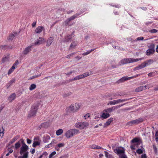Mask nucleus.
Segmentation results:
<instances>
[{
    "instance_id": "9b49d317",
    "label": "nucleus",
    "mask_w": 158,
    "mask_h": 158,
    "mask_svg": "<svg viewBox=\"0 0 158 158\" xmlns=\"http://www.w3.org/2000/svg\"><path fill=\"white\" fill-rule=\"evenodd\" d=\"M44 40V39L43 38L39 37L35 41V45H39L43 43Z\"/></svg>"
},
{
    "instance_id": "dca6fc26",
    "label": "nucleus",
    "mask_w": 158,
    "mask_h": 158,
    "mask_svg": "<svg viewBox=\"0 0 158 158\" xmlns=\"http://www.w3.org/2000/svg\"><path fill=\"white\" fill-rule=\"evenodd\" d=\"M16 95L15 93L12 94L8 97V100L9 102H12L16 98Z\"/></svg>"
},
{
    "instance_id": "f03ea898",
    "label": "nucleus",
    "mask_w": 158,
    "mask_h": 158,
    "mask_svg": "<svg viewBox=\"0 0 158 158\" xmlns=\"http://www.w3.org/2000/svg\"><path fill=\"white\" fill-rule=\"evenodd\" d=\"M79 133V131L78 130L75 129H71L66 132L65 134V135L66 138H69Z\"/></svg>"
},
{
    "instance_id": "f8f14e48",
    "label": "nucleus",
    "mask_w": 158,
    "mask_h": 158,
    "mask_svg": "<svg viewBox=\"0 0 158 158\" xmlns=\"http://www.w3.org/2000/svg\"><path fill=\"white\" fill-rule=\"evenodd\" d=\"M110 116V114L109 113L107 112H106L104 111L103 110V112L102 113V115L101 116V117L103 119H106Z\"/></svg>"
},
{
    "instance_id": "c9c22d12",
    "label": "nucleus",
    "mask_w": 158,
    "mask_h": 158,
    "mask_svg": "<svg viewBox=\"0 0 158 158\" xmlns=\"http://www.w3.org/2000/svg\"><path fill=\"white\" fill-rule=\"evenodd\" d=\"M15 68V67H14V66H12L9 70L8 73V75H9L10 74H11L14 71Z\"/></svg>"
},
{
    "instance_id": "6e6d98bb",
    "label": "nucleus",
    "mask_w": 158,
    "mask_h": 158,
    "mask_svg": "<svg viewBox=\"0 0 158 158\" xmlns=\"http://www.w3.org/2000/svg\"><path fill=\"white\" fill-rule=\"evenodd\" d=\"M90 116V114L89 113L87 114L84 116V118L85 119H86V118L89 117Z\"/></svg>"
},
{
    "instance_id": "052dcab7",
    "label": "nucleus",
    "mask_w": 158,
    "mask_h": 158,
    "mask_svg": "<svg viewBox=\"0 0 158 158\" xmlns=\"http://www.w3.org/2000/svg\"><path fill=\"white\" fill-rule=\"evenodd\" d=\"M154 74V73L153 72L150 73L148 74V76L149 77H153L154 76L153 75Z\"/></svg>"
},
{
    "instance_id": "0eeeda50",
    "label": "nucleus",
    "mask_w": 158,
    "mask_h": 158,
    "mask_svg": "<svg viewBox=\"0 0 158 158\" xmlns=\"http://www.w3.org/2000/svg\"><path fill=\"white\" fill-rule=\"evenodd\" d=\"M124 104H123L121 105H118L116 106H112L110 108H108L104 110V111L105 112H106L111 113L113 111V110H114L115 109L120 108Z\"/></svg>"
},
{
    "instance_id": "58836bf2",
    "label": "nucleus",
    "mask_w": 158,
    "mask_h": 158,
    "mask_svg": "<svg viewBox=\"0 0 158 158\" xmlns=\"http://www.w3.org/2000/svg\"><path fill=\"white\" fill-rule=\"evenodd\" d=\"M55 141L56 140H52L50 143L48 144V145H47V147L49 148L51 147L52 144H54L55 143Z\"/></svg>"
},
{
    "instance_id": "39448f33",
    "label": "nucleus",
    "mask_w": 158,
    "mask_h": 158,
    "mask_svg": "<svg viewBox=\"0 0 158 158\" xmlns=\"http://www.w3.org/2000/svg\"><path fill=\"white\" fill-rule=\"evenodd\" d=\"M29 149L28 146L27 145L25 142L23 143V145H22L20 148V151L19 152L20 153L21 155L25 154L27 152H28V155L29 152L27 151Z\"/></svg>"
},
{
    "instance_id": "4d7b16f0",
    "label": "nucleus",
    "mask_w": 158,
    "mask_h": 158,
    "mask_svg": "<svg viewBox=\"0 0 158 158\" xmlns=\"http://www.w3.org/2000/svg\"><path fill=\"white\" fill-rule=\"evenodd\" d=\"M140 65L142 69L143 68H144L146 66L145 62L142 63Z\"/></svg>"
},
{
    "instance_id": "6ab92c4d",
    "label": "nucleus",
    "mask_w": 158,
    "mask_h": 158,
    "mask_svg": "<svg viewBox=\"0 0 158 158\" xmlns=\"http://www.w3.org/2000/svg\"><path fill=\"white\" fill-rule=\"evenodd\" d=\"M131 79V77H128L127 76L123 77L121 78L119 80V81L120 82H123L125 81Z\"/></svg>"
},
{
    "instance_id": "2f4dec72",
    "label": "nucleus",
    "mask_w": 158,
    "mask_h": 158,
    "mask_svg": "<svg viewBox=\"0 0 158 158\" xmlns=\"http://www.w3.org/2000/svg\"><path fill=\"white\" fill-rule=\"evenodd\" d=\"M83 78L81 74L75 77L74 78L72 79V81H76Z\"/></svg>"
},
{
    "instance_id": "69168bd1",
    "label": "nucleus",
    "mask_w": 158,
    "mask_h": 158,
    "mask_svg": "<svg viewBox=\"0 0 158 158\" xmlns=\"http://www.w3.org/2000/svg\"><path fill=\"white\" fill-rule=\"evenodd\" d=\"M27 142L28 144H30L31 143V139H27Z\"/></svg>"
},
{
    "instance_id": "864d4df0",
    "label": "nucleus",
    "mask_w": 158,
    "mask_h": 158,
    "mask_svg": "<svg viewBox=\"0 0 158 158\" xmlns=\"http://www.w3.org/2000/svg\"><path fill=\"white\" fill-rule=\"evenodd\" d=\"M158 30L155 29H153L149 31V32L151 33H156L157 32Z\"/></svg>"
},
{
    "instance_id": "ea45409f",
    "label": "nucleus",
    "mask_w": 158,
    "mask_h": 158,
    "mask_svg": "<svg viewBox=\"0 0 158 158\" xmlns=\"http://www.w3.org/2000/svg\"><path fill=\"white\" fill-rule=\"evenodd\" d=\"M81 75L83 78H84L86 77L89 76V72H87L82 74Z\"/></svg>"
},
{
    "instance_id": "e2e57ef3",
    "label": "nucleus",
    "mask_w": 158,
    "mask_h": 158,
    "mask_svg": "<svg viewBox=\"0 0 158 158\" xmlns=\"http://www.w3.org/2000/svg\"><path fill=\"white\" fill-rule=\"evenodd\" d=\"M70 21L69 20V19H66L65 21V23L66 25H67L69 24V23L70 22Z\"/></svg>"
},
{
    "instance_id": "a19ab883",
    "label": "nucleus",
    "mask_w": 158,
    "mask_h": 158,
    "mask_svg": "<svg viewBox=\"0 0 158 158\" xmlns=\"http://www.w3.org/2000/svg\"><path fill=\"white\" fill-rule=\"evenodd\" d=\"M77 43L74 42L72 43L70 46V48H74L77 45Z\"/></svg>"
},
{
    "instance_id": "2eb2a0df",
    "label": "nucleus",
    "mask_w": 158,
    "mask_h": 158,
    "mask_svg": "<svg viewBox=\"0 0 158 158\" xmlns=\"http://www.w3.org/2000/svg\"><path fill=\"white\" fill-rule=\"evenodd\" d=\"M44 29V27L42 26H39L36 27L35 30V33L37 34L41 33L43 30Z\"/></svg>"
},
{
    "instance_id": "72a5a7b5",
    "label": "nucleus",
    "mask_w": 158,
    "mask_h": 158,
    "mask_svg": "<svg viewBox=\"0 0 158 158\" xmlns=\"http://www.w3.org/2000/svg\"><path fill=\"white\" fill-rule=\"evenodd\" d=\"M36 87V85L35 84H33L30 85L29 87V89L31 91L35 89Z\"/></svg>"
},
{
    "instance_id": "1a4fd4ad",
    "label": "nucleus",
    "mask_w": 158,
    "mask_h": 158,
    "mask_svg": "<svg viewBox=\"0 0 158 158\" xmlns=\"http://www.w3.org/2000/svg\"><path fill=\"white\" fill-rule=\"evenodd\" d=\"M34 139L35 141L33 143L32 146L33 147H35L37 146L40 145V140L39 137H35Z\"/></svg>"
},
{
    "instance_id": "4c0bfd02",
    "label": "nucleus",
    "mask_w": 158,
    "mask_h": 158,
    "mask_svg": "<svg viewBox=\"0 0 158 158\" xmlns=\"http://www.w3.org/2000/svg\"><path fill=\"white\" fill-rule=\"evenodd\" d=\"M28 152L25 154H24L22 156H19L18 158H28Z\"/></svg>"
},
{
    "instance_id": "ddd939ff",
    "label": "nucleus",
    "mask_w": 158,
    "mask_h": 158,
    "mask_svg": "<svg viewBox=\"0 0 158 158\" xmlns=\"http://www.w3.org/2000/svg\"><path fill=\"white\" fill-rule=\"evenodd\" d=\"M73 37L72 35H68L65 37L63 41L66 42H70L71 41V39Z\"/></svg>"
},
{
    "instance_id": "e433bc0d",
    "label": "nucleus",
    "mask_w": 158,
    "mask_h": 158,
    "mask_svg": "<svg viewBox=\"0 0 158 158\" xmlns=\"http://www.w3.org/2000/svg\"><path fill=\"white\" fill-rule=\"evenodd\" d=\"M115 104H116L115 100L110 101L107 103V105H113Z\"/></svg>"
},
{
    "instance_id": "412c9836",
    "label": "nucleus",
    "mask_w": 158,
    "mask_h": 158,
    "mask_svg": "<svg viewBox=\"0 0 158 158\" xmlns=\"http://www.w3.org/2000/svg\"><path fill=\"white\" fill-rule=\"evenodd\" d=\"M144 62L146 66H148L152 64L154 62V61L153 59H150L145 61Z\"/></svg>"
},
{
    "instance_id": "09e8293b",
    "label": "nucleus",
    "mask_w": 158,
    "mask_h": 158,
    "mask_svg": "<svg viewBox=\"0 0 158 158\" xmlns=\"http://www.w3.org/2000/svg\"><path fill=\"white\" fill-rule=\"evenodd\" d=\"M75 52L71 53L66 56V58L68 59H70L71 56H73L75 54Z\"/></svg>"
},
{
    "instance_id": "7c9ffc66",
    "label": "nucleus",
    "mask_w": 158,
    "mask_h": 158,
    "mask_svg": "<svg viewBox=\"0 0 158 158\" xmlns=\"http://www.w3.org/2000/svg\"><path fill=\"white\" fill-rule=\"evenodd\" d=\"M72 94V93L71 92H68L64 93L63 94V97L64 98H66L69 97Z\"/></svg>"
},
{
    "instance_id": "49530a36",
    "label": "nucleus",
    "mask_w": 158,
    "mask_h": 158,
    "mask_svg": "<svg viewBox=\"0 0 158 158\" xmlns=\"http://www.w3.org/2000/svg\"><path fill=\"white\" fill-rule=\"evenodd\" d=\"M57 146L60 148H62L64 146V143H61L58 144Z\"/></svg>"
},
{
    "instance_id": "f704fd0d",
    "label": "nucleus",
    "mask_w": 158,
    "mask_h": 158,
    "mask_svg": "<svg viewBox=\"0 0 158 158\" xmlns=\"http://www.w3.org/2000/svg\"><path fill=\"white\" fill-rule=\"evenodd\" d=\"M63 132V130L62 129H59L57 130L56 132V135H61Z\"/></svg>"
},
{
    "instance_id": "0e129e2a",
    "label": "nucleus",
    "mask_w": 158,
    "mask_h": 158,
    "mask_svg": "<svg viewBox=\"0 0 158 158\" xmlns=\"http://www.w3.org/2000/svg\"><path fill=\"white\" fill-rule=\"evenodd\" d=\"M35 152V149L34 148L31 149L30 152L32 154H33Z\"/></svg>"
},
{
    "instance_id": "de8ad7c7",
    "label": "nucleus",
    "mask_w": 158,
    "mask_h": 158,
    "mask_svg": "<svg viewBox=\"0 0 158 158\" xmlns=\"http://www.w3.org/2000/svg\"><path fill=\"white\" fill-rule=\"evenodd\" d=\"M142 69V67L140 66V65H139L138 66L135 67L134 69V71H136V70H137L140 69Z\"/></svg>"
},
{
    "instance_id": "f257e3e1",
    "label": "nucleus",
    "mask_w": 158,
    "mask_h": 158,
    "mask_svg": "<svg viewBox=\"0 0 158 158\" xmlns=\"http://www.w3.org/2000/svg\"><path fill=\"white\" fill-rule=\"evenodd\" d=\"M39 106V105L38 104H33L29 112L28 117H31L35 116Z\"/></svg>"
},
{
    "instance_id": "cd10ccee",
    "label": "nucleus",
    "mask_w": 158,
    "mask_h": 158,
    "mask_svg": "<svg viewBox=\"0 0 158 158\" xmlns=\"http://www.w3.org/2000/svg\"><path fill=\"white\" fill-rule=\"evenodd\" d=\"M79 15V14H76L73 15L68 18L69 19V20L71 21V20H73L77 18Z\"/></svg>"
},
{
    "instance_id": "4468645a",
    "label": "nucleus",
    "mask_w": 158,
    "mask_h": 158,
    "mask_svg": "<svg viewBox=\"0 0 158 158\" xmlns=\"http://www.w3.org/2000/svg\"><path fill=\"white\" fill-rule=\"evenodd\" d=\"M54 38L51 37L49 38L47 41V47H49L52 44L53 40Z\"/></svg>"
},
{
    "instance_id": "338daca9",
    "label": "nucleus",
    "mask_w": 158,
    "mask_h": 158,
    "mask_svg": "<svg viewBox=\"0 0 158 158\" xmlns=\"http://www.w3.org/2000/svg\"><path fill=\"white\" fill-rule=\"evenodd\" d=\"M120 157V158H127V156L124 154L122 155Z\"/></svg>"
},
{
    "instance_id": "b1692460",
    "label": "nucleus",
    "mask_w": 158,
    "mask_h": 158,
    "mask_svg": "<svg viewBox=\"0 0 158 158\" xmlns=\"http://www.w3.org/2000/svg\"><path fill=\"white\" fill-rule=\"evenodd\" d=\"M19 137V135H17L14 137L9 143V145H10L11 144L13 143Z\"/></svg>"
},
{
    "instance_id": "5701e85b",
    "label": "nucleus",
    "mask_w": 158,
    "mask_h": 158,
    "mask_svg": "<svg viewBox=\"0 0 158 158\" xmlns=\"http://www.w3.org/2000/svg\"><path fill=\"white\" fill-rule=\"evenodd\" d=\"M9 59V55H7L6 56H4L2 59V62L4 63L8 61Z\"/></svg>"
},
{
    "instance_id": "8fccbe9b",
    "label": "nucleus",
    "mask_w": 158,
    "mask_h": 158,
    "mask_svg": "<svg viewBox=\"0 0 158 158\" xmlns=\"http://www.w3.org/2000/svg\"><path fill=\"white\" fill-rule=\"evenodd\" d=\"M143 152L142 150L141 149H138L136 150V152L139 154H141Z\"/></svg>"
},
{
    "instance_id": "423d86ee",
    "label": "nucleus",
    "mask_w": 158,
    "mask_h": 158,
    "mask_svg": "<svg viewBox=\"0 0 158 158\" xmlns=\"http://www.w3.org/2000/svg\"><path fill=\"white\" fill-rule=\"evenodd\" d=\"M143 121L142 118H139L135 120H132L127 122V125L132 126L133 125L137 124L142 122Z\"/></svg>"
},
{
    "instance_id": "9d476101",
    "label": "nucleus",
    "mask_w": 158,
    "mask_h": 158,
    "mask_svg": "<svg viewBox=\"0 0 158 158\" xmlns=\"http://www.w3.org/2000/svg\"><path fill=\"white\" fill-rule=\"evenodd\" d=\"M24 141L23 139H20L18 142L15 144V148L16 150L18 149L21 146L23 145Z\"/></svg>"
},
{
    "instance_id": "5fc2aeb1",
    "label": "nucleus",
    "mask_w": 158,
    "mask_h": 158,
    "mask_svg": "<svg viewBox=\"0 0 158 158\" xmlns=\"http://www.w3.org/2000/svg\"><path fill=\"white\" fill-rule=\"evenodd\" d=\"M112 46L113 47V48H114L115 49H117L118 50H123V49L122 48H120L118 46H114V45H112Z\"/></svg>"
},
{
    "instance_id": "aec40b11",
    "label": "nucleus",
    "mask_w": 158,
    "mask_h": 158,
    "mask_svg": "<svg viewBox=\"0 0 158 158\" xmlns=\"http://www.w3.org/2000/svg\"><path fill=\"white\" fill-rule=\"evenodd\" d=\"M132 98H127V99H119L115 100L116 104H118L122 102L128 100H129L131 99Z\"/></svg>"
},
{
    "instance_id": "13d9d810",
    "label": "nucleus",
    "mask_w": 158,
    "mask_h": 158,
    "mask_svg": "<svg viewBox=\"0 0 158 158\" xmlns=\"http://www.w3.org/2000/svg\"><path fill=\"white\" fill-rule=\"evenodd\" d=\"M143 37L142 36H140L139 37H138L137 38V40H143Z\"/></svg>"
},
{
    "instance_id": "3c124183",
    "label": "nucleus",
    "mask_w": 158,
    "mask_h": 158,
    "mask_svg": "<svg viewBox=\"0 0 158 158\" xmlns=\"http://www.w3.org/2000/svg\"><path fill=\"white\" fill-rule=\"evenodd\" d=\"M19 63L18 60H16L15 63L13 64L12 66H14V67H15L19 64Z\"/></svg>"
},
{
    "instance_id": "c85d7f7f",
    "label": "nucleus",
    "mask_w": 158,
    "mask_h": 158,
    "mask_svg": "<svg viewBox=\"0 0 158 158\" xmlns=\"http://www.w3.org/2000/svg\"><path fill=\"white\" fill-rule=\"evenodd\" d=\"M143 90V86H141L136 88L135 91L136 92H139Z\"/></svg>"
},
{
    "instance_id": "393cba45",
    "label": "nucleus",
    "mask_w": 158,
    "mask_h": 158,
    "mask_svg": "<svg viewBox=\"0 0 158 158\" xmlns=\"http://www.w3.org/2000/svg\"><path fill=\"white\" fill-rule=\"evenodd\" d=\"M15 79L14 78L12 79L6 85L7 88H8L11 85H12V84L15 82Z\"/></svg>"
},
{
    "instance_id": "7ed1b4c3",
    "label": "nucleus",
    "mask_w": 158,
    "mask_h": 158,
    "mask_svg": "<svg viewBox=\"0 0 158 158\" xmlns=\"http://www.w3.org/2000/svg\"><path fill=\"white\" fill-rule=\"evenodd\" d=\"M143 58L139 59H133L131 58H126L123 59L121 60L120 63L122 64H126L138 61L139 60H143Z\"/></svg>"
},
{
    "instance_id": "20e7f679",
    "label": "nucleus",
    "mask_w": 158,
    "mask_h": 158,
    "mask_svg": "<svg viewBox=\"0 0 158 158\" xmlns=\"http://www.w3.org/2000/svg\"><path fill=\"white\" fill-rule=\"evenodd\" d=\"M89 125L88 123L86 122H81L77 123L75 125V127L80 129H83L88 127Z\"/></svg>"
},
{
    "instance_id": "603ef678",
    "label": "nucleus",
    "mask_w": 158,
    "mask_h": 158,
    "mask_svg": "<svg viewBox=\"0 0 158 158\" xmlns=\"http://www.w3.org/2000/svg\"><path fill=\"white\" fill-rule=\"evenodd\" d=\"M142 75V73L139 74H136V75L134 76H133L131 77V79L136 78V77H138V76H140L141 75Z\"/></svg>"
},
{
    "instance_id": "37998d69",
    "label": "nucleus",
    "mask_w": 158,
    "mask_h": 158,
    "mask_svg": "<svg viewBox=\"0 0 158 158\" xmlns=\"http://www.w3.org/2000/svg\"><path fill=\"white\" fill-rule=\"evenodd\" d=\"M56 153V152L55 151H54L51 153L49 156V158H52L53 156L55 155Z\"/></svg>"
},
{
    "instance_id": "a878e982",
    "label": "nucleus",
    "mask_w": 158,
    "mask_h": 158,
    "mask_svg": "<svg viewBox=\"0 0 158 158\" xmlns=\"http://www.w3.org/2000/svg\"><path fill=\"white\" fill-rule=\"evenodd\" d=\"M131 143L138 144L139 142V140L137 138H135L131 140Z\"/></svg>"
},
{
    "instance_id": "c03bdc74",
    "label": "nucleus",
    "mask_w": 158,
    "mask_h": 158,
    "mask_svg": "<svg viewBox=\"0 0 158 158\" xmlns=\"http://www.w3.org/2000/svg\"><path fill=\"white\" fill-rule=\"evenodd\" d=\"M15 37V35L14 34H11L8 38L9 40H12Z\"/></svg>"
},
{
    "instance_id": "bf43d9fd",
    "label": "nucleus",
    "mask_w": 158,
    "mask_h": 158,
    "mask_svg": "<svg viewBox=\"0 0 158 158\" xmlns=\"http://www.w3.org/2000/svg\"><path fill=\"white\" fill-rule=\"evenodd\" d=\"M140 158H147L146 155L145 154H143L141 156Z\"/></svg>"
},
{
    "instance_id": "bb28decb",
    "label": "nucleus",
    "mask_w": 158,
    "mask_h": 158,
    "mask_svg": "<svg viewBox=\"0 0 158 158\" xmlns=\"http://www.w3.org/2000/svg\"><path fill=\"white\" fill-rule=\"evenodd\" d=\"M90 148L92 149H99L102 148L101 147L95 144H93L91 145Z\"/></svg>"
},
{
    "instance_id": "f3484780",
    "label": "nucleus",
    "mask_w": 158,
    "mask_h": 158,
    "mask_svg": "<svg viewBox=\"0 0 158 158\" xmlns=\"http://www.w3.org/2000/svg\"><path fill=\"white\" fill-rule=\"evenodd\" d=\"M113 118H109L107 121L104 124V127H105L109 125L110 124V123L113 121Z\"/></svg>"
},
{
    "instance_id": "79ce46f5",
    "label": "nucleus",
    "mask_w": 158,
    "mask_h": 158,
    "mask_svg": "<svg viewBox=\"0 0 158 158\" xmlns=\"http://www.w3.org/2000/svg\"><path fill=\"white\" fill-rule=\"evenodd\" d=\"M41 73H40L39 75L32 76L30 77V79L31 80H32V79H35V78H36L38 77L41 76Z\"/></svg>"
},
{
    "instance_id": "774afa93",
    "label": "nucleus",
    "mask_w": 158,
    "mask_h": 158,
    "mask_svg": "<svg viewBox=\"0 0 158 158\" xmlns=\"http://www.w3.org/2000/svg\"><path fill=\"white\" fill-rule=\"evenodd\" d=\"M36 24V22L35 21H34L32 23V26L33 27H35V26Z\"/></svg>"
},
{
    "instance_id": "a211bd4d",
    "label": "nucleus",
    "mask_w": 158,
    "mask_h": 158,
    "mask_svg": "<svg viewBox=\"0 0 158 158\" xmlns=\"http://www.w3.org/2000/svg\"><path fill=\"white\" fill-rule=\"evenodd\" d=\"M155 51V50H153L149 48L146 51V54L147 55L149 56L153 54L154 53Z\"/></svg>"
},
{
    "instance_id": "6e6552de",
    "label": "nucleus",
    "mask_w": 158,
    "mask_h": 158,
    "mask_svg": "<svg viewBox=\"0 0 158 158\" xmlns=\"http://www.w3.org/2000/svg\"><path fill=\"white\" fill-rule=\"evenodd\" d=\"M80 107L79 104L75 103L71 104L69 107V110L71 111H75Z\"/></svg>"
},
{
    "instance_id": "c756f323",
    "label": "nucleus",
    "mask_w": 158,
    "mask_h": 158,
    "mask_svg": "<svg viewBox=\"0 0 158 158\" xmlns=\"http://www.w3.org/2000/svg\"><path fill=\"white\" fill-rule=\"evenodd\" d=\"M117 153L118 154H121L124 153V149H117L116 150Z\"/></svg>"
},
{
    "instance_id": "a18cd8bd",
    "label": "nucleus",
    "mask_w": 158,
    "mask_h": 158,
    "mask_svg": "<svg viewBox=\"0 0 158 158\" xmlns=\"http://www.w3.org/2000/svg\"><path fill=\"white\" fill-rule=\"evenodd\" d=\"M149 48L150 49L155 50V44H151L149 46Z\"/></svg>"
},
{
    "instance_id": "680f3d73",
    "label": "nucleus",
    "mask_w": 158,
    "mask_h": 158,
    "mask_svg": "<svg viewBox=\"0 0 158 158\" xmlns=\"http://www.w3.org/2000/svg\"><path fill=\"white\" fill-rule=\"evenodd\" d=\"M90 53V52L89 50H88L86 52L83 53L82 54V55H87L89 54Z\"/></svg>"
},
{
    "instance_id": "473e14b6",
    "label": "nucleus",
    "mask_w": 158,
    "mask_h": 158,
    "mask_svg": "<svg viewBox=\"0 0 158 158\" xmlns=\"http://www.w3.org/2000/svg\"><path fill=\"white\" fill-rule=\"evenodd\" d=\"M105 156L107 158H113V156L109 154V153L106 151H105Z\"/></svg>"
},
{
    "instance_id": "4be33fe9",
    "label": "nucleus",
    "mask_w": 158,
    "mask_h": 158,
    "mask_svg": "<svg viewBox=\"0 0 158 158\" xmlns=\"http://www.w3.org/2000/svg\"><path fill=\"white\" fill-rule=\"evenodd\" d=\"M31 46H29L26 48L23 51V54L25 55L27 54L31 51Z\"/></svg>"
}]
</instances>
